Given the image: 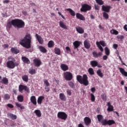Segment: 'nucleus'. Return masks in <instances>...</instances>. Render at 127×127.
<instances>
[{
  "mask_svg": "<svg viewBox=\"0 0 127 127\" xmlns=\"http://www.w3.org/2000/svg\"><path fill=\"white\" fill-rule=\"evenodd\" d=\"M12 25H13L15 28L19 29V28H24V27L25 26V23H24V21L21 19H12L11 21H9L7 23L6 27L7 31H8V30H10Z\"/></svg>",
  "mask_w": 127,
  "mask_h": 127,
  "instance_id": "obj_1",
  "label": "nucleus"
},
{
  "mask_svg": "<svg viewBox=\"0 0 127 127\" xmlns=\"http://www.w3.org/2000/svg\"><path fill=\"white\" fill-rule=\"evenodd\" d=\"M32 38L30 34H26L24 38L21 40V41L20 42V45H22L23 47L26 48V49H29L31 48V40Z\"/></svg>",
  "mask_w": 127,
  "mask_h": 127,
  "instance_id": "obj_2",
  "label": "nucleus"
},
{
  "mask_svg": "<svg viewBox=\"0 0 127 127\" xmlns=\"http://www.w3.org/2000/svg\"><path fill=\"white\" fill-rule=\"evenodd\" d=\"M8 60L6 63V66L7 68L9 69H14L16 66H17L19 65V63H16L15 62V59L10 57L8 58Z\"/></svg>",
  "mask_w": 127,
  "mask_h": 127,
  "instance_id": "obj_3",
  "label": "nucleus"
},
{
  "mask_svg": "<svg viewBox=\"0 0 127 127\" xmlns=\"http://www.w3.org/2000/svg\"><path fill=\"white\" fill-rule=\"evenodd\" d=\"M76 80L80 84H83L84 86L89 85V80H88L87 74H83L82 77L80 75H77L76 76Z\"/></svg>",
  "mask_w": 127,
  "mask_h": 127,
  "instance_id": "obj_4",
  "label": "nucleus"
},
{
  "mask_svg": "<svg viewBox=\"0 0 127 127\" xmlns=\"http://www.w3.org/2000/svg\"><path fill=\"white\" fill-rule=\"evenodd\" d=\"M92 9V6L88 4H83L81 5V8H80V11L81 12H87L89 10Z\"/></svg>",
  "mask_w": 127,
  "mask_h": 127,
  "instance_id": "obj_5",
  "label": "nucleus"
},
{
  "mask_svg": "<svg viewBox=\"0 0 127 127\" xmlns=\"http://www.w3.org/2000/svg\"><path fill=\"white\" fill-rule=\"evenodd\" d=\"M64 78L66 81H71L73 79V74L69 71L64 72Z\"/></svg>",
  "mask_w": 127,
  "mask_h": 127,
  "instance_id": "obj_6",
  "label": "nucleus"
},
{
  "mask_svg": "<svg viewBox=\"0 0 127 127\" xmlns=\"http://www.w3.org/2000/svg\"><path fill=\"white\" fill-rule=\"evenodd\" d=\"M58 119H61L64 121H66V120H67V118H68V115H67L65 112H59L58 113Z\"/></svg>",
  "mask_w": 127,
  "mask_h": 127,
  "instance_id": "obj_7",
  "label": "nucleus"
},
{
  "mask_svg": "<svg viewBox=\"0 0 127 127\" xmlns=\"http://www.w3.org/2000/svg\"><path fill=\"white\" fill-rule=\"evenodd\" d=\"M18 88H19V92H20V93H23V90H24V91L27 92V93H29V92H30L29 91V88H28V87H27V86L20 84V85H19Z\"/></svg>",
  "mask_w": 127,
  "mask_h": 127,
  "instance_id": "obj_8",
  "label": "nucleus"
},
{
  "mask_svg": "<svg viewBox=\"0 0 127 127\" xmlns=\"http://www.w3.org/2000/svg\"><path fill=\"white\" fill-rule=\"evenodd\" d=\"M115 124H116V122L113 120H109L108 121H107V119L104 120L103 126H107V125H108V126H112V125H115Z\"/></svg>",
  "mask_w": 127,
  "mask_h": 127,
  "instance_id": "obj_9",
  "label": "nucleus"
},
{
  "mask_svg": "<svg viewBox=\"0 0 127 127\" xmlns=\"http://www.w3.org/2000/svg\"><path fill=\"white\" fill-rule=\"evenodd\" d=\"M82 42L78 41H75L73 43V45L74 46V49L77 50V51H79V49H78V48L81 45Z\"/></svg>",
  "mask_w": 127,
  "mask_h": 127,
  "instance_id": "obj_10",
  "label": "nucleus"
},
{
  "mask_svg": "<svg viewBox=\"0 0 127 127\" xmlns=\"http://www.w3.org/2000/svg\"><path fill=\"white\" fill-rule=\"evenodd\" d=\"M92 55L94 58H98V57H101L103 55V53L101 52L97 53L96 51H94L92 52Z\"/></svg>",
  "mask_w": 127,
  "mask_h": 127,
  "instance_id": "obj_11",
  "label": "nucleus"
},
{
  "mask_svg": "<svg viewBox=\"0 0 127 127\" xmlns=\"http://www.w3.org/2000/svg\"><path fill=\"white\" fill-rule=\"evenodd\" d=\"M84 46L86 49H89V48L91 47L90 41L88 40V39L85 40L84 41Z\"/></svg>",
  "mask_w": 127,
  "mask_h": 127,
  "instance_id": "obj_12",
  "label": "nucleus"
},
{
  "mask_svg": "<svg viewBox=\"0 0 127 127\" xmlns=\"http://www.w3.org/2000/svg\"><path fill=\"white\" fill-rule=\"evenodd\" d=\"M35 67H39L41 65V61L38 59H35L33 60Z\"/></svg>",
  "mask_w": 127,
  "mask_h": 127,
  "instance_id": "obj_13",
  "label": "nucleus"
},
{
  "mask_svg": "<svg viewBox=\"0 0 127 127\" xmlns=\"http://www.w3.org/2000/svg\"><path fill=\"white\" fill-rule=\"evenodd\" d=\"M97 118L98 121L99 123L102 124V126H104V117L102 115H97Z\"/></svg>",
  "mask_w": 127,
  "mask_h": 127,
  "instance_id": "obj_14",
  "label": "nucleus"
},
{
  "mask_svg": "<svg viewBox=\"0 0 127 127\" xmlns=\"http://www.w3.org/2000/svg\"><path fill=\"white\" fill-rule=\"evenodd\" d=\"M31 103L33 104L34 106H36L37 105V101H36V97L35 96L33 95L30 97Z\"/></svg>",
  "mask_w": 127,
  "mask_h": 127,
  "instance_id": "obj_15",
  "label": "nucleus"
},
{
  "mask_svg": "<svg viewBox=\"0 0 127 127\" xmlns=\"http://www.w3.org/2000/svg\"><path fill=\"white\" fill-rule=\"evenodd\" d=\"M102 9L105 12H110V10L111 9V6L110 5H103L102 7Z\"/></svg>",
  "mask_w": 127,
  "mask_h": 127,
  "instance_id": "obj_16",
  "label": "nucleus"
},
{
  "mask_svg": "<svg viewBox=\"0 0 127 127\" xmlns=\"http://www.w3.org/2000/svg\"><path fill=\"white\" fill-rule=\"evenodd\" d=\"M36 37L40 44H43V42H44V41L43 40V39L40 35H38V34H36Z\"/></svg>",
  "mask_w": 127,
  "mask_h": 127,
  "instance_id": "obj_17",
  "label": "nucleus"
},
{
  "mask_svg": "<svg viewBox=\"0 0 127 127\" xmlns=\"http://www.w3.org/2000/svg\"><path fill=\"white\" fill-rule=\"evenodd\" d=\"M76 18L78 19H80V20H83V21L86 20L85 17L82 14H80L79 13H77L76 14Z\"/></svg>",
  "mask_w": 127,
  "mask_h": 127,
  "instance_id": "obj_18",
  "label": "nucleus"
},
{
  "mask_svg": "<svg viewBox=\"0 0 127 127\" xmlns=\"http://www.w3.org/2000/svg\"><path fill=\"white\" fill-rule=\"evenodd\" d=\"M107 106H108L107 108L108 112H114V106L111 105L110 102H107Z\"/></svg>",
  "mask_w": 127,
  "mask_h": 127,
  "instance_id": "obj_19",
  "label": "nucleus"
},
{
  "mask_svg": "<svg viewBox=\"0 0 127 127\" xmlns=\"http://www.w3.org/2000/svg\"><path fill=\"white\" fill-rule=\"evenodd\" d=\"M76 30L78 33H79V34H83L85 31H84L83 28L81 27L80 26H77L76 27Z\"/></svg>",
  "mask_w": 127,
  "mask_h": 127,
  "instance_id": "obj_20",
  "label": "nucleus"
},
{
  "mask_svg": "<svg viewBox=\"0 0 127 127\" xmlns=\"http://www.w3.org/2000/svg\"><path fill=\"white\" fill-rule=\"evenodd\" d=\"M84 122L85 125H86V126H89V125H91V119H90V118L89 117H85L84 119Z\"/></svg>",
  "mask_w": 127,
  "mask_h": 127,
  "instance_id": "obj_21",
  "label": "nucleus"
},
{
  "mask_svg": "<svg viewBox=\"0 0 127 127\" xmlns=\"http://www.w3.org/2000/svg\"><path fill=\"white\" fill-rule=\"evenodd\" d=\"M61 68L63 71H67L69 69V67L66 64H62L61 65Z\"/></svg>",
  "mask_w": 127,
  "mask_h": 127,
  "instance_id": "obj_22",
  "label": "nucleus"
},
{
  "mask_svg": "<svg viewBox=\"0 0 127 127\" xmlns=\"http://www.w3.org/2000/svg\"><path fill=\"white\" fill-rule=\"evenodd\" d=\"M21 59L23 63L25 64H30V61L28 58H26V57H22Z\"/></svg>",
  "mask_w": 127,
  "mask_h": 127,
  "instance_id": "obj_23",
  "label": "nucleus"
},
{
  "mask_svg": "<svg viewBox=\"0 0 127 127\" xmlns=\"http://www.w3.org/2000/svg\"><path fill=\"white\" fill-rule=\"evenodd\" d=\"M59 25L60 27H61L62 28H63L64 29H65V30L68 29V27H67V26L65 25L64 21H60Z\"/></svg>",
  "mask_w": 127,
  "mask_h": 127,
  "instance_id": "obj_24",
  "label": "nucleus"
},
{
  "mask_svg": "<svg viewBox=\"0 0 127 127\" xmlns=\"http://www.w3.org/2000/svg\"><path fill=\"white\" fill-rule=\"evenodd\" d=\"M119 71L122 75L125 76V77H127V72L125 70V69L123 67H119Z\"/></svg>",
  "mask_w": 127,
  "mask_h": 127,
  "instance_id": "obj_25",
  "label": "nucleus"
},
{
  "mask_svg": "<svg viewBox=\"0 0 127 127\" xmlns=\"http://www.w3.org/2000/svg\"><path fill=\"white\" fill-rule=\"evenodd\" d=\"M15 104L17 109H20V110H24V109H25L24 106L18 102H15Z\"/></svg>",
  "mask_w": 127,
  "mask_h": 127,
  "instance_id": "obj_26",
  "label": "nucleus"
},
{
  "mask_svg": "<svg viewBox=\"0 0 127 127\" xmlns=\"http://www.w3.org/2000/svg\"><path fill=\"white\" fill-rule=\"evenodd\" d=\"M45 98V97L43 96H39L37 100L38 104H39V105H41V104H42V101L43 100H44Z\"/></svg>",
  "mask_w": 127,
  "mask_h": 127,
  "instance_id": "obj_27",
  "label": "nucleus"
},
{
  "mask_svg": "<svg viewBox=\"0 0 127 127\" xmlns=\"http://www.w3.org/2000/svg\"><path fill=\"white\" fill-rule=\"evenodd\" d=\"M0 83L2 84H4V85H7L8 84V79L6 77H4L2 79H1V81Z\"/></svg>",
  "mask_w": 127,
  "mask_h": 127,
  "instance_id": "obj_28",
  "label": "nucleus"
},
{
  "mask_svg": "<svg viewBox=\"0 0 127 127\" xmlns=\"http://www.w3.org/2000/svg\"><path fill=\"white\" fill-rule=\"evenodd\" d=\"M24 97L22 95H19L17 97V99L18 101L20 103H22V102H23L24 100Z\"/></svg>",
  "mask_w": 127,
  "mask_h": 127,
  "instance_id": "obj_29",
  "label": "nucleus"
},
{
  "mask_svg": "<svg viewBox=\"0 0 127 127\" xmlns=\"http://www.w3.org/2000/svg\"><path fill=\"white\" fill-rule=\"evenodd\" d=\"M66 10L67 11H69L70 15H71V16H75V15H76V13H75V11L72 10V9L71 8H67Z\"/></svg>",
  "mask_w": 127,
  "mask_h": 127,
  "instance_id": "obj_30",
  "label": "nucleus"
},
{
  "mask_svg": "<svg viewBox=\"0 0 127 127\" xmlns=\"http://www.w3.org/2000/svg\"><path fill=\"white\" fill-rule=\"evenodd\" d=\"M39 49L42 53H46V52H47V50H46V49L43 46H39Z\"/></svg>",
  "mask_w": 127,
  "mask_h": 127,
  "instance_id": "obj_31",
  "label": "nucleus"
},
{
  "mask_svg": "<svg viewBox=\"0 0 127 127\" xmlns=\"http://www.w3.org/2000/svg\"><path fill=\"white\" fill-rule=\"evenodd\" d=\"M34 113L38 118H40L41 117V111L40 110H36L34 111Z\"/></svg>",
  "mask_w": 127,
  "mask_h": 127,
  "instance_id": "obj_32",
  "label": "nucleus"
},
{
  "mask_svg": "<svg viewBox=\"0 0 127 127\" xmlns=\"http://www.w3.org/2000/svg\"><path fill=\"white\" fill-rule=\"evenodd\" d=\"M90 65L92 67H97L98 66V62L97 61H92L90 62Z\"/></svg>",
  "mask_w": 127,
  "mask_h": 127,
  "instance_id": "obj_33",
  "label": "nucleus"
},
{
  "mask_svg": "<svg viewBox=\"0 0 127 127\" xmlns=\"http://www.w3.org/2000/svg\"><path fill=\"white\" fill-rule=\"evenodd\" d=\"M8 117L11 118L12 120H16L17 119V116L16 115L12 114V113H9L7 114Z\"/></svg>",
  "mask_w": 127,
  "mask_h": 127,
  "instance_id": "obj_34",
  "label": "nucleus"
},
{
  "mask_svg": "<svg viewBox=\"0 0 127 127\" xmlns=\"http://www.w3.org/2000/svg\"><path fill=\"white\" fill-rule=\"evenodd\" d=\"M60 99L61 101H66V96L64 93H60L59 95Z\"/></svg>",
  "mask_w": 127,
  "mask_h": 127,
  "instance_id": "obj_35",
  "label": "nucleus"
},
{
  "mask_svg": "<svg viewBox=\"0 0 127 127\" xmlns=\"http://www.w3.org/2000/svg\"><path fill=\"white\" fill-rule=\"evenodd\" d=\"M96 73L99 77H100L101 78H103L104 77V74L102 72V70H101L100 69H99L96 71Z\"/></svg>",
  "mask_w": 127,
  "mask_h": 127,
  "instance_id": "obj_36",
  "label": "nucleus"
},
{
  "mask_svg": "<svg viewBox=\"0 0 127 127\" xmlns=\"http://www.w3.org/2000/svg\"><path fill=\"white\" fill-rule=\"evenodd\" d=\"M10 51L12 53L14 54H18V53H19V51L14 48H11Z\"/></svg>",
  "mask_w": 127,
  "mask_h": 127,
  "instance_id": "obj_37",
  "label": "nucleus"
},
{
  "mask_svg": "<svg viewBox=\"0 0 127 127\" xmlns=\"http://www.w3.org/2000/svg\"><path fill=\"white\" fill-rule=\"evenodd\" d=\"M48 46L49 48H52L54 46V42L52 40L50 41L48 44Z\"/></svg>",
  "mask_w": 127,
  "mask_h": 127,
  "instance_id": "obj_38",
  "label": "nucleus"
},
{
  "mask_svg": "<svg viewBox=\"0 0 127 127\" xmlns=\"http://www.w3.org/2000/svg\"><path fill=\"white\" fill-rule=\"evenodd\" d=\"M101 98L104 101V102L107 101V95L105 93H103L101 95Z\"/></svg>",
  "mask_w": 127,
  "mask_h": 127,
  "instance_id": "obj_39",
  "label": "nucleus"
},
{
  "mask_svg": "<svg viewBox=\"0 0 127 127\" xmlns=\"http://www.w3.org/2000/svg\"><path fill=\"white\" fill-rule=\"evenodd\" d=\"M55 53L57 54V55H60V54H61V51L60 50V49L58 48H55Z\"/></svg>",
  "mask_w": 127,
  "mask_h": 127,
  "instance_id": "obj_40",
  "label": "nucleus"
},
{
  "mask_svg": "<svg viewBox=\"0 0 127 127\" xmlns=\"http://www.w3.org/2000/svg\"><path fill=\"white\" fill-rule=\"evenodd\" d=\"M22 79L24 82H28V75H24L22 76Z\"/></svg>",
  "mask_w": 127,
  "mask_h": 127,
  "instance_id": "obj_41",
  "label": "nucleus"
},
{
  "mask_svg": "<svg viewBox=\"0 0 127 127\" xmlns=\"http://www.w3.org/2000/svg\"><path fill=\"white\" fill-rule=\"evenodd\" d=\"M96 45L101 52H103V51H104V49L103 48L102 46L100 45V43H99V42H96Z\"/></svg>",
  "mask_w": 127,
  "mask_h": 127,
  "instance_id": "obj_42",
  "label": "nucleus"
},
{
  "mask_svg": "<svg viewBox=\"0 0 127 127\" xmlns=\"http://www.w3.org/2000/svg\"><path fill=\"white\" fill-rule=\"evenodd\" d=\"M29 74H31V75H34V74L36 73V70L33 68H30L29 70Z\"/></svg>",
  "mask_w": 127,
  "mask_h": 127,
  "instance_id": "obj_43",
  "label": "nucleus"
},
{
  "mask_svg": "<svg viewBox=\"0 0 127 127\" xmlns=\"http://www.w3.org/2000/svg\"><path fill=\"white\" fill-rule=\"evenodd\" d=\"M88 73H89V74L90 75H95V72L94 71V69H93L92 68H89L88 69Z\"/></svg>",
  "mask_w": 127,
  "mask_h": 127,
  "instance_id": "obj_44",
  "label": "nucleus"
},
{
  "mask_svg": "<svg viewBox=\"0 0 127 127\" xmlns=\"http://www.w3.org/2000/svg\"><path fill=\"white\" fill-rule=\"evenodd\" d=\"M3 99L6 100H9L10 99V95L8 94H5L4 95Z\"/></svg>",
  "mask_w": 127,
  "mask_h": 127,
  "instance_id": "obj_45",
  "label": "nucleus"
},
{
  "mask_svg": "<svg viewBox=\"0 0 127 127\" xmlns=\"http://www.w3.org/2000/svg\"><path fill=\"white\" fill-rule=\"evenodd\" d=\"M110 32L111 34H115V35H118L119 34V32L116 30H111Z\"/></svg>",
  "mask_w": 127,
  "mask_h": 127,
  "instance_id": "obj_46",
  "label": "nucleus"
},
{
  "mask_svg": "<svg viewBox=\"0 0 127 127\" xmlns=\"http://www.w3.org/2000/svg\"><path fill=\"white\" fill-rule=\"evenodd\" d=\"M105 54L107 55V56H109L110 55V50L108 47H105Z\"/></svg>",
  "mask_w": 127,
  "mask_h": 127,
  "instance_id": "obj_47",
  "label": "nucleus"
},
{
  "mask_svg": "<svg viewBox=\"0 0 127 127\" xmlns=\"http://www.w3.org/2000/svg\"><path fill=\"white\" fill-rule=\"evenodd\" d=\"M44 83L45 84L46 87H49V86H50V83H49V82L47 79H44Z\"/></svg>",
  "mask_w": 127,
  "mask_h": 127,
  "instance_id": "obj_48",
  "label": "nucleus"
},
{
  "mask_svg": "<svg viewBox=\"0 0 127 127\" xmlns=\"http://www.w3.org/2000/svg\"><path fill=\"white\" fill-rule=\"evenodd\" d=\"M103 15L105 19H108L109 18V14L106 12H104L103 13Z\"/></svg>",
  "mask_w": 127,
  "mask_h": 127,
  "instance_id": "obj_49",
  "label": "nucleus"
},
{
  "mask_svg": "<svg viewBox=\"0 0 127 127\" xmlns=\"http://www.w3.org/2000/svg\"><path fill=\"white\" fill-rule=\"evenodd\" d=\"M96 1L98 4H99V5H103V4H104L103 0H96Z\"/></svg>",
  "mask_w": 127,
  "mask_h": 127,
  "instance_id": "obj_50",
  "label": "nucleus"
},
{
  "mask_svg": "<svg viewBox=\"0 0 127 127\" xmlns=\"http://www.w3.org/2000/svg\"><path fill=\"white\" fill-rule=\"evenodd\" d=\"M90 97H91V101H92V102H95V100H96V98H95V95H94L93 93H91Z\"/></svg>",
  "mask_w": 127,
  "mask_h": 127,
  "instance_id": "obj_51",
  "label": "nucleus"
},
{
  "mask_svg": "<svg viewBox=\"0 0 127 127\" xmlns=\"http://www.w3.org/2000/svg\"><path fill=\"white\" fill-rule=\"evenodd\" d=\"M99 43V44H101V45H102L103 47L107 46V44H106L104 41H100Z\"/></svg>",
  "mask_w": 127,
  "mask_h": 127,
  "instance_id": "obj_52",
  "label": "nucleus"
},
{
  "mask_svg": "<svg viewBox=\"0 0 127 127\" xmlns=\"http://www.w3.org/2000/svg\"><path fill=\"white\" fill-rule=\"evenodd\" d=\"M65 50L66 51V53H70L71 52V49H70V47H65Z\"/></svg>",
  "mask_w": 127,
  "mask_h": 127,
  "instance_id": "obj_53",
  "label": "nucleus"
},
{
  "mask_svg": "<svg viewBox=\"0 0 127 127\" xmlns=\"http://www.w3.org/2000/svg\"><path fill=\"white\" fill-rule=\"evenodd\" d=\"M68 84L69 85V86L71 87V88H74V83L73 82H72L71 81H69L68 82Z\"/></svg>",
  "mask_w": 127,
  "mask_h": 127,
  "instance_id": "obj_54",
  "label": "nucleus"
},
{
  "mask_svg": "<svg viewBox=\"0 0 127 127\" xmlns=\"http://www.w3.org/2000/svg\"><path fill=\"white\" fill-rule=\"evenodd\" d=\"M7 106L8 107V108H9V109H13L14 108L13 105L10 103L7 104Z\"/></svg>",
  "mask_w": 127,
  "mask_h": 127,
  "instance_id": "obj_55",
  "label": "nucleus"
},
{
  "mask_svg": "<svg viewBox=\"0 0 127 127\" xmlns=\"http://www.w3.org/2000/svg\"><path fill=\"white\" fill-rule=\"evenodd\" d=\"M66 93H67V94L68 95V96H71L72 95V92L70 89H67Z\"/></svg>",
  "mask_w": 127,
  "mask_h": 127,
  "instance_id": "obj_56",
  "label": "nucleus"
},
{
  "mask_svg": "<svg viewBox=\"0 0 127 127\" xmlns=\"http://www.w3.org/2000/svg\"><path fill=\"white\" fill-rule=\"evenodd\" d=\"M117 38L118 39H121V40H123V39L125 38V37L123 35H119V36H117Z\"/></svg>",
  "mask_w": 127,
  "mask_h": 127,
  "instance_id": "obj_57",
  "label": "nucleus"
},
{
  "mask_svg": "<svg viewBox=\"0 0 127 127\" xmlns=\"http://www.w3.org/2000/svg\"><path fill=\"white\" fill-rule=\"evenodd\" d=\"M45 90H46V92H49V91H50V89L49 87H48V86H45Z\"/></svg>",
  "mask_w": 127,
  "mask_h": 127,
  "instance_id": "obj_58",
  "label": "nucleus"
},
{
  "mask_svg": "<svg viewBox=\"0 0 127 127\" xmlns=\"http://www.w3.org/2000/svg\"><path fill=\"white\" fill-rule=\"evenodd\" d=\"M91 91L92 93H95V92H96V88L95 87H92L91 88Z\"/></svg>",
  "mask_w": 127,
  "mask_h": 127,
  "instance_id": "obj_59",
  "label": "nucleus"
},
{
  "mask_svg": "<svg viewBox=\"0 0 127 127\" xmlns=\"http://www.w3.org/2000/svg\"><path fill=\"white\" fill-rule=\"evenodd\" d=\"M118 46H119L118 45V44H114L113 45V48H114V49H117L118 48Z\"/></svg>",
  "mask_w": 127,
  "mask_h": 127,
  "instance_id": "obj_60",
  "label": "nucleus"
},
{
  "mask_svg": "<svg viewBox=\"0 0 127 127\" xmlns=\"http://www.w3.org/2000/svg\"><path fill=\"white\" fill-rule=\"evenodd\" d=\"M95 8L97 10H100V7L98 5H95Z\"/></svg>",
  "mask_w": 127,
  "mask_h": 127,
  "instance_id": "obj_61",
  "label": "nucleus"
},
{
  "mask_svg": "<svg viewBox=\"0 0 127 127\" xmlns=\"http://www.w3.org/2000/svg\"><path fill=\"white\" fill-rule=\"evenodd\" d=\"M58 14H59V15L61 16V17H62V18H63V19H65V17H64V16L62 15V14H61V12H58Z\"/></svg>",
  "mask_w": 127,
  "mask_h": 127,
  "instance_id": "obj_62",
  "label": "nucleus"
},
{
  "mask_svg": "<svg viewBox=\"0 0 127 127\" xmlns=\"http://www.w3.org/2000/svg\"><path fill=\"white\" fill-rule=\"evenodd\" d=\"M10 1H9V0H4L3 2V3H9V2H10Z\"/></svg>",
  "mask_w": 127,
  "mask_h": 127,
  "instance_id": "obj_63",
  "label": "nucleus"
},
{
  "mask_svg": "<svg viewBox=\"0 0 127 127\" xmlns=\"http://www.w3.org/2000/svg\"><path fill=\"white\" fill-rule=\"evenodd\" d=\"M103 60H107L108 59V56L107 55H105L103 57Z\"/></svg>",
  "mask_w": 127,
  "mask_h": 127,
  "instance_id": "obj_64",
  "label": "nucleus"
}]
</instances>
